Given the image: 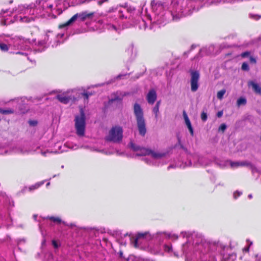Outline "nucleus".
I'll return each mask as SVG.
<instances>
[{"label": "nucleus", "instance_id": "18", "mask_svg": "<svg viewBox=\"0 0 261 261\" xmlns=\"http://www.w3.org/2000/svg\"><path fill=\"white\" fill-rule=\"evenodd\" d=\"M240 166H250L253 174H254L256 172H258L257 169L254 166L250 163L246 161L240 162Z\"/></svg>", "mask_w": 261, "mask_h": 261}, {"label": "nucleus", "instance_id": "36", "mask_svg": "<svg viewBox=\"0 0 261 261\" xmlns=\"http://www.w3.org/2000/svg\"><path fill=\"white\" fill-rule=\"evenodd\" d=\"M226 128V125L225 124H222L219 127V130L224 131Z\"/></svg>", "mask_w": 261, "mask_h": 261}, {"label": "nucleus", "instance_id": "40", "mask_svg": "<svg viewBox=\"0 0 261 261\" xmlns=\"http://www.w3.org/2000/svg\"><path fill=\"white\" fill-rule=\"evenodd\" d=\"M108 29H113L114 30L117 31L116 27L113 24L108 25Z\"/></svg>", "mask_w": 261, "mask_h": 261}, {"label": "nucleus", "instance_id": "8", "mask_svg": "<svg viewBox=\"0 0 261 261\" xmlns=\"http://www.w3.org/2000/svg\"><path fill=\"white\" fill-rule=\"evenodd\" d=\"M191 91L195 92L199 87L198 81L199 79V73L197 71H192L191 72Z\"/></svg>", "mask_w": 261, "mask_h": 261}, {"label": "nucleus", "instance_id": "52", "mask_svg": "<svg viewBox=\"0 0 261 261\" xmlns=\"http://www.w3.org/2000/svg\"><path fill=\"white\" fill-rule=\"evenodd\" d=\"M16 54H22V53L21 52H17Z\"/></svg>", "mask_w": 261, "mask_h": 261}, {"label": "nucleus", "instance_id": "56", "mask_svg": "<svg viewBox=\"0 0 261 261\" xmlns=\"http://www.w3.org/2000/svg\"><path fill=\"white\" fill-rule=\"evenodd\" d=\"M171 167H172V166H169L168 167V169H170V168H171Z\"/></svg>", "mask_w": 261, "mask_h": 261}, {"label": "nucleus", "instance_id": "22", "mask_svg": "<svg viewBox=\"0 0 261 261\" xmlns=\"http://www.w3.org/2000/svg\"><path fill=\"white\" fill-rule=\"evenodd\" d=\"M134 45L132 44H129L128 46V47L126 50V51L128 55L132 56L134 53Z\"/></svg>", "mask_w": 261, "mask_h": 261}, {"label": "nucleus", "instance_id": "14", "mask_svg": "<svg viewBox=\"0 0 261 261\" xmlns=\"http://www.w3.org/2000/svg\"><path fill=\"white\" fill-rule=\"evenodd\" d=\"M55 35L51 31H47L44 36L43 40L40 42L41 44H47L48 42H51L53 38H54Z\"/></svg>", "mask_w": 261, "mask_h": 261}, {"label": "nucleus", "instance_id": "4", "mask_svg": "<svg viewBox=\"0 0 261 261\" xmlns=\"http://www.w3.org/2000/svg\"><path fill=\"white\" fill-rule=\"evenodd\" d=\"M74 121L76 134L80 137L84 136L86 128V117L83 109H80V115L75 116Z\"/></svg>", "mask_w": 261, "mask_h": 261}, {"label": "nucleus", "instance_id": "34", "mask_svg": "<svg viewBox=\"0 0 261 261\" xmlns=\"http://www.w3.org/2000/svg\"><path fill=\"white\" fill-rule=\"evenodd\" d=\"M241 194H242V193L241 192L236 191L233 193V197H234V198L236 199L238 197H239Z\"/></svg>", "mask_w": 261, "mask_h": 261}, {"label": "nucleus", "instance_id": "32", "mask_svg": "<svg viewBox=\"0 0 261 261\" xmlns=\"http://www.w3.org/2000/svg\"><path fill=\"white\" fill-rule=\"evenodd\" d=\"M207 116L206 113L203 112L201 114V118L203 121H205L207 119Z\"/></svg>", "mask_w": 261, "mask_h": 261}, {"label": "nucleus", "instance_id": "9", "mask_svg": "<svg viewBox=\"0 0 261 261\" xmlns=\"http://www.w3.org/2000/svg\"><path fill=\"white\" fill-rule=\"evenodd\" d=\"M148 235V233L147 232L144 233H139L134 240H132V244L136 248L139 247L140 246V244L146 240V238Z\"/></svg>", "mask_w": 261, "mask_h": 261}, {"label": "nucleus", "instance_id": "12", "mask_svg": "<svg viewBox=\"0 0 261 261\" xmlns=\"http://www.w3.org/2000/svg\"><path fill=\"white\" fill-rule=\"evenodd\" d=\"M57 99L61 102L66 104L70 101H74L75 98L71 96H67L65 94L58 95L57 96Z\"/></svg>", "mask_w": 261, "mask_h": 261}, {"label": "nucleus", "instance_id": "28", "mask_svg": "<svg viewBox=\"0 0 261 261\" xmlns=\"http://www.w3.org/2000/svg\"><path fill=\"white\" fill-rule=\"evenodd\" d=\"M241 68L244 71H248L249 70V65L246 62H244L242 64Z\"/></svg>", "mask_w": 261, "mask_h": 261}, {"label": "nucleus", "instance_id": "29", "mask_svg": "<svg viewBox=\"0 0 261 261\" xmlns=\"http://www.w3.org/2000/svg\"><path fill=\"white\" fill-rule=\"evenodd\" d=\"M230 166L232 168H236L240 166V162H231Z\"/></svg>", "mask_w": 261, "mask_h": 261}, {"label": "nucleus", "instance_id": "7", "mask_svg": "<svg viewBox=\"0 0 261 261\" xmlns=\"http://www.w3.org/2000/svg\"><path fill=\"white\" fill-rule=\"evenodd\" d=\"M94 14V13H88L87 12H83L80 13H76L69 20L66 22L62 24L59 25V28H63L66 27L72 23H73L76 20L79 19L81 21H84L87 18L92 17Z\"/></svg>", "mask_w": 261, "mask_h": 261}, {"label": "nucleus", "instance_id": "42", "mask_svg": "<svg viewBox=\"0 0 261 261\" xmlns=\"http://www.w3.org/2000/svg\"><path fill=\"white\" fill-rule=\"evenodd\" d=\"M251 17L254 18L256 19H259L260 18V16L259 15H251Z\"/></svg>", "mask_w": 261, "mask_h": 261}, {"label": "nucleus", "instance_id": "24", "mask_svg": "<svg viewBox=\"0 0 261 261\" xmlns=\"http://www.w3.org/2000/svg\"><path fill=\"white\" fill-rule=\"evenodd\" d=\"M0 113L4 115H8L12 114L14 113L13 110L12 109H3L0 108Z\"/></svg>", "mask_w": 261, "mask_h": 261}, {"label": "nucleus", "instance_id": "20", "mask_svg": "<svg viewBox=\"0 0 261 261\" xmlns=\"http://www.w3.org/2000/svg\"><path fill=\"white\" fill-rule=\"evenodd\" d=\"M247 103V100L245 97H241L239 98L237 101V103L238 107L241 105H245Z\"/></svg>", "mask_w": 261, "mask_h": 261}, {"label": "nucleus", "instance_id": "19", "mask_svg": "<svg viewBox=\"0 0 261 261\" xmlns=\"http://www.w3.org/2000/svg\"><path fill=\"white\" fill-rule=\"evenodd\" d=\"M9 49V46L3 42H0V50L3 52L8 51Z\"/></svg>", "mask_w": 261, "mask_h": 261}, {"label": "nucleus", "instance_id": "53", "mask_svg": "<svg viewBox=\"0 0 261 261\" xmlns=\"http://www.w3.org/2000/svg\"><path fill=\"white\" fill-rule=\"evenodd\" d=\"M33 217H34V219H36V217H37V216L36 215H34Z\"/></svg>", "mask_w": 261, "mask_h": 261}, {"label": "nucleus", "instance_id": "13", "mask_svg": "<svg viewBox=\"0 0 261 261\" xmlns=\"http://www.w3.org/2000/svg\"><path fill=\"white\" fill-rule=\"evenodd\" d=\"M157 95L154 89L150 90L146 95V99L149 104L152 105L156 99Z\"/></svg>", "mask_w": 261, "mask_h": 261}, {"label": "nucleus", "instance_id": "2", "mask_svg": "<svg viewBox=\"0 0 261 261\" xmlns=\"http://www.w3.org/2000/svg\"><path fill=\"white\" fill-rule=\"evenodd\" d=\"M53 0H36L29 5H19L15 10L16 13L24 15L17 16L16 20L29 22L34 20L37 17L45 16V12L49 13L53 10Z\"/></svg>", "mask_w": 261, "mask_h": 261}, {"label": "nucleus", "instance_id": "48", "mask_svg": "<svg viewBox=\"0 0 261 261\" xmlns=\"http://www.w3.org/2000/svg\"><path fill=\"white\" fill-rule=\"evenodd\" d=\"M160 101H159L156 102L155 106H158V107H160Z\"/></svg>", "mask_w": 261, "mask_h": 261}, {"label": "nucleus", "instance_id": "50", "mask_svg": "<svg viewBox=\"0 0 261 261\" xmlns=\"http://www.w3.org/2000/svg\"><path fill=\"white\" fill-rule=\"evenodd\" d=\"M200 160H202V158H201ZM199 162H199V163H200V164H201V165H204V164H203V163L201 162V161H200Z\"/></svg>", "mask_w": 261, "mask_h": 261}, {"label": "nucleus", "instance_id": "16", "mask_svg": "<svg viewBox=\"0 0 261 261\" xmlns=\"http://www.w3.org/2000/svg\"><path fill=\"white\" fill-rule=\"evenodd\" d=\"M68 6H73L86 3V0H65Z\"/></svg>", "mask_w": 261, "mask_h": 261}, {"label": "nucleus", "instance_id": "10", "mask_svg": "<svg viewBox=\"0 0 261 261\" xmlns=\"http://www.w3.org/2000/svg\"><path fill=\"white\" fill-rule=\"evenodd\" d=\"M14 40V45L15 47H17V48L22 49L23 48V44L27 43L28 40L24 38L20 37L19 36H16L13 38Z\"/></svg>", "mask_w": 261, "mask_h": 261}, {"label": "nucleus", "instance_id": "25", "mask_svg": "<svg viewBox=\"0 0 261 261\" xmlns=\"http://www.w3.org/2000/svg\"><path fill=\"white\" fill-rule=\"evenodd\" d=\"M226 93V90L225 89H222L217 93V98L219 99H222L224 95Z\"/></svg>", "mask_w": 261, "mask_h": 261}, {"label": "nucleus", "instance_id": "46", "mask_svg": "<svg viewBox=\"0 0 261 261\" xmlns=\"http://www.w3.org/2000/svg\"><path fill=\"white\" fill-rule=\"evenodd\" d=\"M52 243L55 248L58 247V244L55 241H53Z\"/></svg>", "mask_w": 261, "mask_h": 261}, {"label": "nucleus", "instance_id": "27", "mask_svg": "<svg viewBox=\"0 0 261 261\" xmlns=\"http://www.w3.org/2000/svg\"><path fill=\"white\" fill-rule=\"evenodd\" d=\"M48 218L54 222H56L58 223H60L62 222V220H61V219H60L58 217H48Z\"/></svg>", "mask_w": 261, "mask_h": 261}, {"label": "nucleus", "instance_id": "43", "mask_svg": "<svg viewBox=\"0 0 261 261\" xmlns=\"http://www.w3.org/2000/svg\"><path fill=\"white\" fill-rule=\"evenodd\" d=\"M29 123L31 125H35L37 124V122L36 121H29Z\"/></svg>", "mask_w": 261, "mask_h": 261}, {"label": "nucleus", "instance_id": "30", "mask_svg": "<svg viewBox=\"0 0 261 261\" xmlns=\"http://www.w3.org/2000/svg\"><path fill=\"white\" fill-rule=\"evenodd\" d=\"M159 112V107L158 106H155L153 109V112L155 114V116L156 118L158 117Z\"/></svg>", "mask_w": 261, "mask_h": 261}, {"label": "nucleus", "instance_id": "44", "mask_svg": "<svg viewBox=\"0 0 261 261\" xmlns=\"http://www.w3.org/2000/svg\"><path fill=\"white\" fill-rule=\"evenodd\" d=\"M108 0H102V1H99L98 2V5H101L102 4H103V3L106 2H107Z\"/></svg>", "mask_w": 261, "mask_h": 261}, {"label": "nucleus", "instance_id": "17", "mask_svg": "<svg viewBox=\"0 0 261 261\" xmlns=\"http://www.w3.org/2000/svg\"><path fill=\"white\" fill-rule=\"evenodd\" d=\"M248 85L250 86H252L253 89L256 93L261 94V87L259 84L251 81L249 82Z\"/></svg>", "mask_w": 261, "mask_h": 261}, {"label": "nucleus", "instance_id": "41", "mask_svg": "<svg viewBox=\"0 0 261 261\" xmlns=\"http://www.w3.org/2000/svg\"><path fill=\"white\" fill-rule=\"evenodd\" d=\"M222 115H223V112L222 111H219L217 114V116L218 117H222Z\"/></svg>", "mask_w": 261, "mask_h": 261}, {"label": "nucleus", "instance_id": "45", "mask_svg": "<svg viewBox=\"0 0 261 261\" xmlns=\"http://www.w3.org/2000/svg\"><path fill=\"white\" fill-rule=\"evenodd\" d=\"M249 246L243 248V250L244 252H248L249 251Z\"/></svg>", "mask_w": 261, "mask_h": 261}, {"label": "nucleus", "instance_id": "39", "mask_svg": "<svg viewBox=\"0 0 261 261\" xmlns=\"http://www.w3.org/2000/svg\"><path fill=\"white\" fill-rule=\"evenodd\" d=\"M83 95L84 96L85 100L87 101L89 94H88L87 93H84Z\"/></svg>", "mask_w": 261, "mask_h": 261}, {"label": "nucleus", "instance_id": "31", "mask_svg": "<svg viewBox=\"0 0 261 261\" xmlns=\"http://www.w3.org/2000/svg\"><path fill=\"white\" fill-rule=\"evenodd\" d=\"M164 250L165 251L170 252L172 251V247L169 245H164Z\"/></svg>", "mask_w": 261, "mask_h": 261}, {"label": "nucleus", "instance_id": "51", "mask_svg": "<svg viewBox=\"0 0 261 261\" xmlns=\"http://www.w3.org/2000/svg\"><path fill=\"white\" fill-rule=\"evenodd\" d=\"M248 197H249V198H252V195H251V194L249 195H248Z\"/></svg>", "mask_w": 261, "mask_h": 261}, {"label": "nucleus", "instance_id": "33", "mask_svg": "<svg viewBox=\"0 0 261 261\" xmlns=\"http://www.w3.org/2000/svg\"><path fill=\"white\" fill-rule=\"evenodd\" d=\"M250 53L249 51H245L241 54V56L242 58H246L250 56Z\"/></svg>", "mask_w": 261, "mask_h": 261}, {"label": "nucleus", "instance_id": "11", "mask_svg": "<svg viewBox=\"0 0 261 261\" xmlns=\"http://www.w3.org/2000/svg\"><path fill=\"white\" fill-rule=\"evenodd\" d=\"M65 1L63 0H57L55 2V4H53V10H56L58 11V14H60L62 12V7L61 5H63L65 6V8L68 7L67 3H66Z\"/></svg>", "mask_w": 261, "mask_h": 261}, {"label": "nucleus", "instance_id": "38", "mask_svg": "<svg viewBox=\"0 0 261 261\" xmlns=\"http://www.w3.org/2000/svg\"><path fill=\"white\" fill-rule=\"evenodd\" d=\"M250 62L251 63L255 64V63H256V59L255 58H254L252 56H250Z\"/></svg>", "mask_w": 261, "mask_h": 261}, {"label": "nucleus", "instance_id": "3", "mask_svg": "<svg viewBox=\"0 0 261 261\" xmlns=\"http://www.w3.org/2000/svg\"><path fill=\"white\" fill-rule=\"evenodd\" d=\"M134 110L139 134L141 136H144L146 133V127L143 110L140 106L138 103L134 105Z\"/></svg>", "mask_w": 261, "mask_h": 261}, {"label": "nucleus", "instance_id": "49", "mask_svg": "<svg viewBox=\"0 0 261 261\" xmlns=\"http://www.w3.org/2000/svg\"><path fill=\"white\" fill-rule=\"evenodd\" d=\"M8 12V10H5V11H4V10H2V13H3V14H4V13H6V12Z\"/></svg>", "mask_w": 261, "mask_h": 261}, {"label": "nucleus", "instance_id": "15", "mask_svg": "<svg viewBox=\"0 0 261 261\" xmlns=\"http://www.w3.org/2000/svg\"><path fill=\"white\" fill-rule=\"evenodd\" d=\"M183 116H184V119L185 121L186 124L187 126L191 135L193 136V134H194L193 129L191 122L190 121V119H189L188 116L185 111H184V112H183Z\"/></svg>", "mask_w": 261, "mask_h": 261}, {"label": "nucleus", "instance_id": "37", "mask_svg": "<svg viewBox=\"0 0 261 261\" xmlns=\"http://www.w3.org/2000/svg\"><path fill=\"white\" fill-rule=\"evenodd\" d=\"M16 152L18 153H24L27 152V151L26 150H23L22 148H19L16 151Z\"/></svg>", "mask_w": 261, "mask_h": 261}, {"label": "nucleus", "instance_id": "1", "mask_svg": "<svg viewBox=\"0 0 261 261\" xmlns=\"http://www.w3.org/2000/svg\"><path fill=\"white\" fill-rule=\"evenodd\" d=\"M187 241L182 246V251L187 261H216L212 250L215 245L206 242L200 234H189L182 232Z\"/></svg>", "mask_w": 261, "mask_h": 261}, {"label": "nucleus", "instance_id": "23", "mask_svg": "<svg viewBox=\"0 0 261 261\" xmlns=\"http://www.w3.org/2000/svg\"><path fill=\"white\" fill-rule=\"evenodd\" d=\"M158 235L165 237L168 238H174L175 239H177V236L175 234H166L165 233L160 232L158 233Z\"/></svg>", "mask_w": 261, "mask_h": 261}, {"label": "nucleus", "instance_id": "35", "mask_svg": "<svg viewBox=\"0 0 261 261\" xmlns=\"http://www.w3.org/2000/svg\"><path fill=\"white\" fill-rule=\"evenodd\" d=\"M51 152H51V151H49L47 150L45 151H41V154L42 155H43V156H47V154H48L50 153H51Z\"/></svg>", "mask_w": 261, "mask_h": 261}, {"label": "nucleus", "instance_id": "21", "mask_svg": "<svg viewBox=\"0 0 261 261\" xmlns=\"http://www.w3.org/2000/svg\"><path fill=\"white\" fill-rule=\"evenodd\" d=\"M236 256L234 254H230L223 257V261H235Z\"/></svg>", "mask_w": 261, "mask_h": 261}, {"label": "nucleus", "instance_id": "6", "mask_svg": "<svg viewBox=\"0 0 261 261\" xmlns=\"http://www.w3.org/2000/svg\"><path fill=\"white\" fill-rule=\"evenodd\" d=\"M123 137L122 128L120 126H115L113 127L106 137V140L113 142L120 141Z\"/></svg>", "mask_w": 261, "mask_h": 261}, {"label": "nucleus", "instance_id": "47", "mask_svg": "<svg viewBox=\"0 0 261 261\" xmlns=\"http://www.w3.org/2000/svg\"><path fill=\"white\" fill-rule=\"evenodd\" d=\"M64 36V34H59L58 35H57L56 37L57 39H58L59 38H62Z\"/></svg>", "mask_w": 261, "mask_h": 261}, {"label": "nucleus", "instance_id": "54", "mask_svg": "<svg viewBox=\"0 0 261 261\" xmlns=\"http://www.w3.org/2000/svg\"><path fill=\"white\" fill-rule=\"evenodd\" d=\"M58 45V44H55H55H52V46H55V45Z\"/></svg>", "mask_w": 261, "mask_h": 261}, {"label": "nucleus", "instance_id": "5", "mask_svg": "<svg viewBox=\"0 0 261 261\" xmlns=\"http://www.w3.org/2000/svg\"><path fill=\"white\" fill-rule=\"evenodd\" d=\"M140 153H137V155L147 156L144 158V160L147 163L151 164L149 160L151 158L152 160L160 159L165 155V153L155 152L147 148H141Z\"/></svg>", "mask_w": 261, "mask_h": 261}, {"label": "nucleus", "instance_id": "55", "mask_svg": "<svg viewBox=\"0 0 261 261\" xmlns=\"http://www.w3.org/2000/svg\"><path fill=\"white\" fill-rule=\"evenodd\" d=\"M49 184H50V182H48V183L46 184V186H48L49 185Z\"/></svg>", "mask_w": 261, "mask_h": 261}, {"label": "nucleus", "instance_id": "26", "mask_svg": "<svg viewBox=\"0 0 261 261\" xmlns=\"http://www.w3.org/2000/svg\"><path fill=\"white\" fill-rule=\"evenodd\" d=\"M43 183H44L43 181L37 183V184H35L34 185H32L31 187H30L29 189H30V190L36 189L38 188L41 185H43Z\"/></svg>", "mask_w": 261, "mask_h": 261}]
</instances>
